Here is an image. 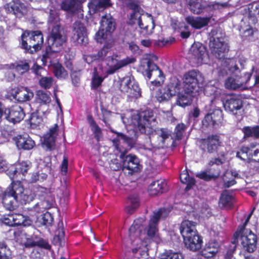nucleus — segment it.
I'll use <instances>...</instances> for the list:
<instances>
[{"label": "nucleus", "instance_id": "obj_1", "mask_svg": "<svg viewBox=\"0 0 259 259\" xmlns=\"http://www.w3.org/2000/svg\"><path fill=\"white\" fill-rule=\"evenodd\" d=\"M210 40L209 46L211 54L218 59L217 64L219 66L218 73L221 75L230 73V76L224 80L226 89L232 91H245L253 86L259 87V83L250 81L252 72L254 71V66L249 72H241L234 59L225 58V54L228 51L227 44L224 38L218 34L216 29H213L209 33Z\"/></svg>", "mask_w": 259, "mask_h": 259}, {"label": "nucleus", "instance_id": "obj_2", "mask_svg": "<svg viewBox=\"0 0 259 259\" xmlns=\"http://www.w3.org/2000/svg\"><path fill=\"white\" fill-rule=\"evenodd\" d=\"M170 211L169 208H164L154 212L149 221L147 234L145 231L142 232L144 229V218H140L135 220L129 229V237L133 246L132 251L136 257L140 258L146 254L148 240V238H146L147 236L157 243L160 242L161 237L157 228V223L160 219L166 218Z\"/></svg>", "mask_w": 259, "mask_h": 259}, {"label": "nucleus", "instance_id": "obj_3", "mask_svg": "<svg viewBox=\"0 0 259 259\" xmlns=\"http://www.w3.org/2000/svg\"><path fill=\"white\" fill-rule=\"evenodd\" d=\"M59 17L57 14L51 10L49 18V27H52L50 35L48 37V47L46 53L42 56L41 61L46 65L49 63V66L52 67L55 75L59 79H65L68 76L67 71L58 62H53L51 56L53 53L58 52L61 50L63 44L66 40V37L62 33L59 24Z\"/></svg>", "mask_w": 259, "mask_h": 259}, {"label": "nucleus", "instance_id": "obj_4", "mask_svg": "<svg viewBox=\"0 0 259 259\" xmlns=\"http://www.w3.org/2000/svg\"><path fill=\"white\" fill-rule=\"evenodd\" d=\"M33 199L32 192L29 189H24L20 181H13L0 195V200L4 207L9 210L15 209L19 203H29Z\"/></svg>", "mask_w": 259, "mask_h": 259}, {"label": "nucleus", "instance_id": "obj_5", "mask_svg": "<svg viewBox=\"0 0 259 259\" xmlns=\"http://www.w3.org/2000/svg\"><path fill=\"white\" fill-rule=\"evenodd\" d=\"M133 136L130 137L121 133H116V137L112 140V143L115 149L120 154V158L122 160L123 166L124 168L133 172H138L141 169L139 159L135 155L129 154L125 155L133 146H134L137 138V135L133 130Z\"/></svg>", "mask_w": 259, "mask_h": 259}, {"label": "nucleus", "instance_id": "obj_6", "mask_svg": "<svg viewBox=\"0 0 259 259\" xmlns=\"http://www.w3.org/2000/svg\"><path fill=\"white\" fill-rule=\"evenodd\" d=\"M193 92L183 89L181 80L176 77H172L166 86L156 92L155 98L159 102H162L168 101L172 97L177 95V104L184 107L191 104Z\"/></svg>", "mask_w": 259, "mask_h": 259}, {"label": "nucleus", "instance_id": "obj_7", "mask_svg": "<svg viewBox=\"0 0 259 259\" xmlns=\"http://www.w3.org/2000/svg\"><path fill=\"white\" fill-rule=\"evenodd\" d=\"M130 9L134 10L129 20L130 24H137L140 29V33L143 36L151 34L155 27L153 17L151 14L144 13L139 7L138 1L122 0Z\"/></svg>", "mask_w": 259, "mask_h": 259}, {"label": "nucleus", "instance_id": "obj_8", "mask_svg": "<svg viewBox=\"0 0 259 259\" xmlns=\"http://www.w3.org/2000/svg\"><path fill=\"white\" fill-rule=\"evenodd\" d=\"M112 41H106L103 48L98 52L99 58L105 59L108 66L107 68L104 69L106 74H112L119 69L136 61L133 57H126L120 60L118 55L112 54Z\"/></svg>", "mask_w": 259, "mask_h": 259}, {"label": "nucleus", "instance_id": "obj_9", "mask_svg": "<svg viewBox=\"0 0 259 259\" xmlns=\"http://www.w3.org/2000/svg\"><path fill=\"white\" fill-rule=\"evenodd\" d=\"M157 60V57L153 54L144 55L141 61L140 69L142 73L148 79L153 76L155 79L151 81L154 86L160 85L163 81L165 76L161 70L154 63Z\"/></svg>", "mask_w": 259, "mask_h": 259}, {"label": "nucleus", "instance_id": "obj_10", "mask_svg": "<svg viewBox=\"0 0 259 259\" xmlns=\"http://www.w3.org/2000/svg\"><path fill=\"white\" fill-rule=\"evenodd\" d=\"M126 115V116L120 115V118L126 126H128L129 130H132V127L138 130L141 133H146V128L151 124V120H153V113L151 110H146L140 112H137L132 115V118L129 120L128 117L131 114Z\"/></svg>", "mask_w": 259, "mask_h": 259}, {"label": "nucleus", "instance_id": "obj_11", "mask_svg": "<svg viewBox=\"0 0 259 259\" xmlns=\"http://www.w3.org/2000/svg\"><path fill=\"white\" fill-rule=\"evenodd\" d=\"M21 38L22 48L30 53L40 50L44 42L42 34L40 31H26L22 34Z\"/></svg>", "mask_w": 259, "mask_h": 259}, {"label": "nucleus", "instance_id": "obj_12", "mask_svg": "<svg viewBox=\"0 0 259 259\" xmlns=\"http://www.w3.org/2000/svg\"><path fill=\"white\" fill-rule=\"evenodd\" d=\"M29 190L32 192L34 198L37 196L40 200V202H37L33 207L34 211L38 213L52 206L54 202V197L52 196L49 190L42 187L36 186L34 187L32 190Z\"/></svg>", "mask_w": 259, "mask_h": 259}, {"label": "nucleus", "instance_id": "obj_13", "mask_svg": "<svg viewBox=\"0 0 259 259\" xmlns=\"http://www.w3.org/2000/svg\"><path fill=\"white\" fill-rule=\"evenodd\" d=\"M239 242L245 250L252 252L256 247L257 237L250 231L237 230L234 234L232 243L235 244Z\"/></svg>", "mask_w": 259, "mask_h": 259}, {"label": "nucleus", "instance_id": "obj_14", "mask_svg": "<svg viewBox=\"0 0 259 259\" xmlns=\"http://www.w3.org/2000/svg\"><path fill=\"white\" fill-rule=\"evenodd\" d=\"M100 29L96 33L95 39L98 42L103 43L108 40L110 41L111 33L115 28V22L110 15L102 17Z\"/></svg>", "mask_w": 259, "mask_h": 259}, {"label": "nucleus", "instance_id": "obj_15", "mask_svg": "<svg viewBox=\"0 0 259 259\" xmlns=\"http://www.w3.org/2000/svg\"><path fill=\"white\" fill-rule=\"evenodd\" d=\"M119 88L130 98H138L141 96V90L132 75H126L120 79Z\"/></svg>", "mask_w": 259, "mask_h": 259}, {"label": "nucleus", "instance_id": "obj_16", "mask_svg": "<svg viewBox=\"0 0 259 259\" xmlns=\"http://www.w3.org/2000/svg\"><path fill=\"white\" fill-rule=\"evenodd\" d=\"M189 58L190 62L198 66L202 63H206L208 56L205 47L202 44L197 42L192 45L189 50Z\"/></svg>", "mask_w": 259, "mask_h": 259}, {"label": "nucleus", "instance_id": "obj_17", "mask_svg": "<svg viewBox=\"0 0 259 259\" xmlns=\"http://www.w3.org/2000/svg\"><path fill=\"white\" fill-rule=\"evenodd\" d=\"M201 79V74L199 71L192 70L186 72L183 78L184 88L189 92L197 91Z\"/></svg>", "mask_w": 259, "mask_h": 259}, {"label": "nucleus", "instance_id": "obj_18", "mask_svg": "<svg viewBox=\"0 0 259 259\" xmlns=\"http://www.w3.org/2000/svg\"><path fill=\"white\" fill-rule=\"evenodd\" d=\"M236 156L244 161L252 158L254 161L259 162V144L253 142L249 146L242 147L237 152Z\"/></svg>", "mask_w": 259, "mask_h": 259}, {"label": "nucleus", "instance_id": "obj_19", "mask_svg": "<svg viewBox=\"0 0 259 259\" xmlns=\"http://www.w3.org/2000/svg\"><path fill=\"white\" fill-rule=\"evenodd\" d=\"M3 109L2 117L6 119L9 122L16 123L23 119L25 113L23 109L19 106L15 105L10 108H7L2 106Z\"/></svg>", "mask_w": 259, "mask_h": 259}, {"label": "nucleus", "instance_id": "obj_20", "mask_svg": "<svg viewBox=\"0 0 259 259\" xmlns=\"http://www.w3.org/2000/svg\"><path fill=\"white\" fill-rule=\"evenodd\" d=\"M223 120L222 111L219 108L213 109L208 112L202 120V125L205 127H216L220 125Z\"/></svg>", "mask_w": 259, "mask_h": 259}, {"label": "nucleus", "instance_id": "obj_21", "mask_svg": "<svg viewBox=\"0 0 259 259\" xmlns=\"http://www.w3.org/2000/svg\"><path fill=\"white\" fill-rule=\"evenodd\" d=\"M72 39L77 44L86 45L88 42L87 30L83 24L76 22L73 25Z\"/></svg>", "mask_w": 259, "mask_h": 259}, {"label": "nucleus", "instance_id": "obj_22", "mask_svg": "<svg viewBox=\"0 0 259 259\" xmlns=\"http://www.w3.org/2000/svg\"><path fill=\"white\" fill-rule=\"evenodd\" d=\"M9 94L18 102L30 101L33 97V93L27 88H17L9 90Z\"/></svg>", "mask_w": 259, "mask_h": 259}, {"label": "nucleus", "instance_id": "obj_23", "mask_svg": "<svg viewBox=\"0 0 259 259\" xmlns=\"http://www.w3.org/2000/svg\"><path fill=\"white\" fill-rule=\"evenodd\" d=\"M7 11L14 14L18 17H21L26 14L27 7L21 0L13 1L5 6Z\"/></svg>", "mask_w": 259, "mask_h": 259}, {"label": "nucleus", "instance_id": "obj_24", "mask_svg": "<svg viewBox=\"0 0 259 259\" xmlns=\"http://www.w3.org/2000/svg\"><path fill=\"white\" fill-rule=\"evenodd\" d=\"M13 141L19 150H29L35 145V142L27 134L15 136Z\"/></svg>", "mask_w": 259, "mask_h": 259}, {"label": "nucleus", "instance_id": "obj_25", "mask_svg": "<svg viewBox=\"0 0 259 259\" xmlns=\"http://www.w3.org/2000/svg\"><path fill=\"white\" fill-rule=\"evenodd\" d=\"M30 166L31 163L28 161L19 162L16 164L15 167H12L11 171H12L13 173V177L11 175L10 176V178L12 180L19 178L23 180L24 179L23 177L27 172Z\"/></svg>", "mask_w": 259, "mask_h": 259}, {"label": "nucleus", "instance_id": "obj_26", "mask_svg": "<svg viewBox=\"0 0 259 259\" xmlns=\"http://www.w3.org/2000/svg\"><path fill=\"white\" fill-rule=\"evenodd\" d=\"M226 110L237 114V111L240 110L242 107V101L236 96H230L224 102L222 101Z\"/></svg>", "mask_w": 259, "mask_h": 259}, {"label": "nucleus", "instance_id": "obj_27", "mask_svg": "<svg viewBox=\"0 0 259 259\" xmlns=\"http://www.w3.org/2000/svg\"><path fill=\"white\" fill-rule=\"evenodd\" d=\"M82 2V0H63L60 6L61 9L72 14H74L76 11L80 12Z\"/></svg>", "mask_w": 259, "mask_h": 259}, {"label": "nucleus", "instance_id": "obj_28", "mask_svg": "<svg viewBox=\"0 0 259 259\" xmlns=\"http://www.w3.org/2000/svg\"><path fill=\"white\" fill-rule=\"evenodd\" d=\"M167 190V184L163 179H160L151 183L148 188L149 195L155 196Z\"/></svg>", "mask_w": 259, "mask_h": 259}, {"label": "nucleus", "instance_id": "obj_29", "mask_svg": "<svg viewBox=\"0 0 259 259\" xmlns=\"http://www.w3.org/2000/svg\"><path fill=\"white\" fill-rule=\"evenodd\" d=\"M220 142L219 136L212 135L208 136L206 139L202 141V146L204 150L211 153L215 151L220 145Z\"/></svg>", "mask_w": 259, "mask_h": 259}, {"label": "nucleus", "instance_id": "obj_30", "mask_svg": "<svg viewBox=\"0 0 259 259\" xmlns=\"http://www.w3.org/2000/svg\"><path fill=\"white\" fill-rule=\"evenodd\" d=\"M57 130L58 125L55 124L44 136L42 145L48 150H51L54 146Z\"/></svg>", "mask_w": 259, "mask_h": 259}, {"label": "nucleus", "instance_id": "obj_31", "mask_svg": "<svg viewBox=\"0 0 259 259\" xmlns=\"http://www.w3.org/2000/svg\"><path fill=\"white\" fill-rule=\"evenodd\" d=\"M180 230L184 239L197 233L195 223L189 220H185L182 222Z\"/></svg>", "mask_w": 259, "mask_h": 259}, {"label": "nucleus", "instance_id": "obj_32", "mask_svg": "<svg viewBox=\"0 0 259 259\" xmlns=\"http://www.w3.org/2000/svg\"><path fill=\"white\" fill-rule=\"evenodd\" d=\"M185 246L192 251L199 249L202 246V241L197 233L190 235L188 238L184 239Z\"/></svg>", "mask_w": 259, "mask_h": 259}, {"label": "nucleus", "instance_id": "obj_33", "mask_svg": "<svg viewBox=\"0 0 259 259\" xmlns=\"http://www.w3.org/2000/svg\"><path fill=\"white\" fill-rule=\"evenodd\" d=\"M108 74H106L105 70L101 66L94 67V71L92 79V87L97 89L103 82L104 78Z\"/></svg>", "mask_w": 259, "mask_h": 259}, {"label": "nucleus", "instance_id": "obj_34", "mask_svg": "<svg viewBox=\"0 0 259 259\" xmlns=\"http://www.w3.org/2000/svg\"><path fill=\"white\" fill-rule=\"evenodd\" d=\"M185 20L187 23L192 27L195 29H200L207 25L210 20V18L188 16L185 18Z\"/></svg>", "mask_w": 259, "mask_h": 259}, {"label": "nucleus", "instance_id": "obj_35", "mask_svg": "<svg viewBox=\"0 0 259 259\" xmlns=\"http://www.w3.org/2000/svg\"><path fill=\"white\" fill-rule=\"evenodd\" d=\"M248 19L251 23L254 24L257 21V16H259V3L253 2L248 5Z\"/></svg>", "mask_w": 259, "mask_h": 259}, {"label": "nucleus", "instance_id": "obj_36", "mask_svg": "<svg viewBox=\"0 0 259 259\" xmlns=\"http://www.w3.org/2000/svg\"><path fill=\"white\" fill-rule=\"evenodd\" d=\"M219 244L216 241H210L207 243L204 250V254L207 257H211L218 251Z\"/></svg>", "mask_w": 259, "mask_h": 259}, {"label": "nucleus", "instance_id": "obj_37", "mask_svg": "<svg viewBox=\"0 0 259 259\" xmlns=\"http://www.w3.org/2000/svg\"><path fill=\"white\" fill-rule=\"evenodd\" d=\"M238 174L236 171L227 170L224 174L223 180L224 185L226 187H230L236 183L235 178L238 176Z\"/></svg>", "mask_w": 259, "mask_h": 259}, {"label": "nucleus", "instance_id": "obj_38", "mask_svg": "<svg viewBox=\"0 0 259 259\" xmlns=\"http://www.w3.org/2000/svg\"><path fill=\"white\" fill-rule=\"evenodd\" d=\"M242 132L244 134V138L253 137L259 138V126H244L242 128Z\"/></svg>", "mask_w": 259, "mask_h": 259}, {"label": "nucleus", "instance_id": "obj_39", "mask_svg": "<svg viewBox=\"0 0 259 259\" xmlns=\"http://www.w3.org/2000/svg\"><path fill=\"white\" fill-rule=\"evenodd\" d=\"M110 5V0H93L89 7L95 11H99Z\"/></svg>", "mask_w": 259, "mask_h": 259}, {"label": "nucleus", "instance_id": "obj_40", "mask_svg": "<svg viewBox=\"0 0 259 259\" xmlns=\"http://www.w3.org/2000/svg\"><path fill=\"white\" fill-rule=\"evenodd\" d=\"M158 136L160 138V142L154 144V147L160 148L163 146L166 141L173 140L174 138L171 135V132L167 129L162 128L160 130Z\"/></svg>", "mask_w": 259, "mask_h": 259}, {"label": "nucleus", "instance_id": "obj_41", "mask_svg": "<svg viewBox=\"0 0 259 259\" xmlns=\"http://www.w3.org/2000/svg\"><path fill=\"white\" fill-rule=\"evenodd\" d=\"M30 68L29 63L27 61H21L11 65L10 69L14 70L20 74L27 72Z\"/></svg>", "mask_w": 259, "mask_h": 259}, {"label": "nucleus", "instance_id": "obj_42", "mask_svg": "<svg viewBox=\"0 0 259 259\" xmlns=\"http://www.w3.org/2000/svg\"><path fill=\"white\" fill-rule=\"evenodd\" d=\"M234 201L232 194L227 191H224L222 194L220 199V205L224 207H230Z\"/></svg>", "mask_w": 259, "mask_h": 259}, {"label": "nucleus", "instance_id": "obj_43", "mask_svg": "<svg viewBox=\"0 0 259 259\" xmlns=\"http://www.w3.org/2000/svg\"><path fill=\"white\" fill-rule=\"evenodd\" d=\"M139 206V198L137 195H133L129 197L126 211L128 213H132L135 209Z\"/></svg>", "mask_w": 259, "mask_h": 259}, {"label": "nucleus", "instance_id": "obj_44", "mask_svg": "<svg viewBox=\"0 0 259 259\" xmlns=\"http://www.w3.org/2000/svg\"><path fill=\"white\" fill-rule=\"evenodd\" d=\"M190 10L194 14H199L204 8L201 0H186Z\"/></svg>", "mask_w": 259, "mask_h": 259}, {"label": "nucleus", "instance_id": "obj_45", "mask_svg": "<svg viewBox=\"0 0 259 259\" xmlns=\"http://www.w3.org/2000/svg\"><path fill=\"white\" fill-rule=\"evenodd\" d=\"M190 10L194 14H199L204 8L201 0H186Z\"/></svg>", "mask_w": 259, "mask_h": 259}, {"label": "nucleus", "instance_id": "obj_46", "mask_svg": "<svg viewBox=\"0 0 259 259\" xmlns=\"http://www.w3.org/2000/svg\"><path fill=\"white\" fill-rule=\"evenodd\" d=\"M14 225L23 226H29L31 223V220L28 217L20 213H14Z\"/></svg>", "mask_w": 259, "mask_h": 259}, {"label": "nucleus", "instance_id": "obj_47", "mask_svg": "<svg viewBox=\"0 0 259 259\" xmlns=\"http://www.w3.org/2000/svg\"><path fill=\"white\" fill-rule=\"evenodd\" d=\"M88 121L92 131L94 134L95 137L97 139V140H99L102 137L101 129L99 127L91 116H89L88 117Z\"/></svg>", "mask_w": 259, "mask_h": 259}, {"label": "nucleus", "instance_id": "obj_48", "mask_svg": "<svg viewBox=\"0 0 259 259\" xmlns=\"http://www.w3.org/2000/svg\"><path fill=\"white\" fill-rule=\"evenodd\" d=\"M180 178L182 183L187 184L186 190H189L195 184V181L194 179L193 178H190L189 174L186 170L184 171L180 174Z\"/></svg>", "mask_w": 259, "mask_h": 259}, {"label": "nucleus", "instance_id": "obj_49", "mask_svg": "<svg viewBox=\"0 0 259 259\" xmlns=\"http://www.w3.org/2000/svg\"><path fill=\"white\" fill-rule=\"evenodd\" d=\"M240 32L243 39L251 40L254 33V30L250 25L245 26L241 25Z\"/></svg>", "mask_w": 259, "mask_h": 259}, {"label": "nucleus", "instance_id": "obj_50", "mask_svg": "<svg viewBox=\"0 0 259 259\" xmlns=\"http://www.w3.org/2000/svg\"><path fill=\"white\" fill-rule=\"evenodd\" d=\"M36 100L38 103L43 105H47L51 102L50 96L42 91H38L37 92Z\"/></svg>", "mask_w": 259, "mask_h": 259}, {"label": "nucleus", "instance_id": "obj_51", "mask_svg": "<svg viewBox=\"0 0 259 259\" xmlns=\"http://www.w3.org/2000/svg\"><path fill=\"white\" fill-rule=\"evenodd\" d=\"M10 249L4 243H0V259H12Z\"/></svg>", "mask_w": 259, "mask_h": 259}, {"label": "nucleus", "instance_id": "obj_52", "mask_svg": "<svg viewBox=\"0 0 259 259\" xmlns=\"http://www.w3.org/2000/svg\"><path fill=\"white\" fill-rule=\"evenodd\" d=\"M37 220L42 225L49 226H51L53 223V218L51 213L49 212H46L38 218Z\"/></svg>", "mask_w": 259, "mask_h": 259}, {"label": "nucleus", "instance_id": "obj_53", "mask_svg": "<svg viewBox=\"0 0 259 259\" xmlns=\"http://www.w3.org/2000/svg\"><path fill=\"white\" fill-rule=\"evenodd\" d=\"M20 237L22 240L21 243L24 245L26 247L36 246V240H34L33 237L25 233L21 234Z\"/></svg>", "mask_w": 259, "mask_h": 259}, {"label": "nucleus", "instance_id": "obj_54", "mask_svg": "<svg viewBox=\"0 0 259 259\" xmlns=\"http://www.w3.org/2000/svg\"><path fill=\"white\" fill-rule=\"evenodd\" d=\"M42 118L38 115V112H33L31 114L29 122L32 128H36L42 123Z\"/></svg>", "mask_w": 259, "mask_h": 259}, {"label": "nucleus", "instance_id": "obj_55", "mask_svg": "<svg viewBox=\"0 0 259 259\" xmlns=\"http://www.w3.org/2000/svg\"><path fill=\"white\" fill-rule=\"evenodd\" d=\"M205 94L207 96H212L217 99L221 95V90L216 87L207 85L204 89Z\"/></svg>", "mask_w": 259, "mask_h": 259}, {"label": "nucleus", "instance_id": "obj_56", "mask_svg": "<svg viewBox=\"0 0 259 259\" xmlns=\"http://www.w3.org/2000/svg\"><path fill=\"white\" fill-rule=\"evenodd\" d=\"M118 115V114L111 112L110 111L104 110L103 111V120L106 125L109 126L114 120V117Z\"/></svg>", "mask_w": 259, "mask_h": 259}, {"label": "nucleus", "instance_id": "obj_57", "mask_svg": "<svg viewBox=\"0 0 259 259\" xmlns=\"http://www.w3.org/2000/svg\"><path fill=\"white\" fill-rule=\"evenodd\" d=\"M183 255L178 252L167 251L161 255L160 259H183Z\"/></svg>", "mask_w": 259, "mask_h": 259}, {"label": "nucleus", "instance_id": "obj_58", "mask_svg": "<svg viewBox=\"0 0 259 259\" xmlns=\"http://www.w3.org/2000/svg\"><path fill=\"white\" fill-rule=\"evenodd\" d=\"M53 82V78L52 77H42L39 80V85L44 89L50 88Z\"/></svg>", "mask_w": 259, "mask_h": 259}, {"label": "nucleus", "instance_id": "obj_59", "mask_svg": "<svg viewBox=\"0 0 259 259\" xmlns=\"http://www.w3.org/2000/svg\"><path fill=\"white\" fill-rule=\"evenodd\" d=\"M0 220L2 223L6 225L9 226H15L14 213L4 215L1 218Z\"/></svg>", "mask_w": 259, "mask_h": 259}, {"label": "nucleus", "instance_id": "obj_60", "mask_svg": "<svg viewBox=\"0 0 259 259\" xmlns=\"http://www.w3.org/2000/svg\"><path fill=\"white\" fill-rule=\"evenodd\" d=\"M179 28L181 31V36L182 38H187L189 37L190 35V31L188 26L183 23H180Z\"/></svg>", "mask_w": 259, "mask_h": 259}, {"label": "nucleus", "instance_id": "obj_61", "mask_svg": "<svg viewBox=\"0 0 259 259\" xmlns=\"http://www.w3.org/2000/svg\"><path fill=\"white\" fill-rule=\"evenodd\" d=\"M186 129V126L183 123L178 124L175 128V140H180L182 138L183 134L185 130Z\"/></svg>", "mask_w": 259, "mask_h": 259}, {"label": "nucleus", "instance_id": "obj_62", "mask_svg": "<svg viewBox=\"0 0 259 259\" xmlns=\"http://www.w3.org/2000/svg\"><path fill=\"white\" fill-rule=\"evenodd\" d=\"M228 6L227 3H219L211 2L208 5L209 9L217 10H221L223 8H227Z\"/></svg>", "mask_w": 259, "mask_h": 259}, {"label": "nucleus", "instance_id": "obj_63", "mask_svg": "<svg viewBox=\"0 0 259 259\" xmlns=\"http://www.w3.org/2000/svg\"><path fill=\"white\" fill-rule=\"evenodd\" d=\"M211 214V211L208 206L204 204L200 210L199 217L201 218H208Z\"/></svg>", "mask_w": 259, "mask_h": 259}, {"label": "nucleus", "instance_id": "obj_64", "mask_svg": "<svg viewBox=\"0 0 259 259\" xmlns=\"http://www.w3.org/2000/svg\"><path fill=\"white\" fill-rule=\"evenodd\" d=\"M84 59L88 64H93L94 65L98 63L99 60H102L101 59L99 58L98 55L97 56V58L95 56L93 57L91 55H88L85 57Z\"/></svg>", "mask_w": 259, "mask_h": 259}]
</instances>
